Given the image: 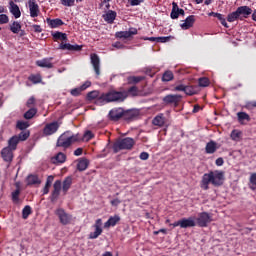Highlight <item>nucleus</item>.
<instances>
[{"label":"nucleus","instance_id":"nucleus-1","mask_svg":"<svg viewBox=\"0 0 256 256\" xmlns=\"http://www.w3.org/2000/svg\"><path fill=\"white\" fill-rule=\"evenodd\" d=\"M225 183V172L221 170H214L205 173L200 181V187L204 191H209V185L213 187H221Z\"/></svg>","mask_w":256,"mask_h":256},{"label":"nucleus","instance_id":"nucleus-2","mask_svg":"<svg viewBox=\"0 0 256 256\" xmlns=\"http://www.w3.org/2000/svg\"><path fill=\"white\" fill-rule=\"evenodd\" d=\"M127 99V90L117 91L110 90L107 93H102L98 99V105H105L107 103H123Z\"/></svg>","mask_w":256,"mask_h":256},{"label":"nucleus","instance_id":"nucleus-3","mask_svg":"<svg viewBox=\"0 0 256 256\" xmlns=\"http://www.w3.org/2000/svg\"><path fill=\"white\" fill-rule=\"evenodd\" d=\"M82 139L83 138H81L79 134H71V132L67 131L59 136L56 146L62 147L63 149H69V147H71L72 143H77L78 141H81Z\"/></svg>","mask_w":256,"mask_h":256},{"label":"nucleus","instance_id":"nucleus-4","mask_svg":"<svg viewBox=\"0 0 256 256\" xmlns=\"http://www.w3.org/2000/svg\"><path fill=\"white\" fill-rule=\"evenodd\" d=\"M135 147V139L131 137H126L117 140L113 146L112 149L114 153H119V151H131Z\"/></svg>","mask_w":256,"mask_h":256},{"label":"nucleus","instance_id":"nucleus-5","mask_svg":"<svg viewBox=\"0 0 256 256\" xmlns=\"http://www.w3.org/2000/svg\"><path fill=\"white\" fill-rule=\"evenodd\" d=\"M54 213L58 217L61 225H71L73 221V215L67 213L65 209L57 208Z\"/></svg>","mask_w":256,"mask_h":256},{"label":"nucleus","instance_id":"nucleus-6","mask_svg":"<svg viewBox=\"0 0 256 256\" xmlns=\"http://www.w3.org/2000/svg\"><path fill=\"white\" fill-rule=\"evenodd\" d=\"M181 99H183V96L179 94H168L162 101L165 105H174V107H178L179 103H181Z\"/></svg>","mask_w":256,"mask_h":256},{"label":"nucleus","instance_id":"nucleus-7","mask_svg":"<svg viewBox=\"0 0 256 256\" xmlns=\"http://www.w3.org/2000/svg\"><path fill=\"white\" fill-rule=\"evenodd\" d=\"M211 221H213V219L211 218V214L208 212L199 213L196 218L198 227H207Z\"/></svg>","mask_w":256,"mask_h":256},{"label":"nucleus","instance_id":"nucleus-8","mask_svg":"<svg viewBox=\"0 0 256 256\" xmlns=\"http://www.w3.org/2000/svg\"><path fill=\"white\" fill-rule=\"evenodd\" d=\"M61 189V180H56L53 184V190L49 197L51 203H57L59 196L61 195Z\"/></svg>","mask_w":256,"mask_h":256},{"label":"nucleus","instance_id":"nucleus-9","mask_svg":"<svg viewBox=\"0 0 256 256\" xmlns=\"http://www.w3.org/2000/svg\"><path fill=\"white\" fill-rule=\"evenodd\" d=\"M102 226L103 220L98 218L94 224L95 231L89 234L88 239H97L103 233V228H101Z\"/></svg>","mask_w":256,"mask_h":256},{"label":"nucleus","instance_id":"nucleus-10","mask_svg":"<svg viewBox=\"0 0 256 256\" xmlns=\"http://www.w3.org/2000/svg\"><path fill=\"white\" fill-rule=\"evenodd\" d=\"M57 131H59V122L54 121L45 125L43 129V134L46 137H49L50 135H54V133H57Z\"/></svg>","mask_w":256,"mask_h":256},{"label":"nucleus","instance_id":"nucleus-11","mask_svg":"<svg viewBox=\"0 0 256 256\" xmlns=\"http://www.w3.org/2000/svg\"><path fill=\"white\" fill-rule=\"evenodd\" d=\"M123 112H124V109L121 107L112 108L109 111L108 117L110 121H119L120 119H123Z\"/></svg>","mask_w":256,"mask_h":256},{"label":"nucleus","instance_id":"nucleus-12","mask_svg":"<svg viewBox=\"0 0 256 256\" xmlns=\"http://www.w3.org/2000/svg\"><path fill=\"white\" fill-rule=\"evenodd\" d=\"M152 125L154 127H167V117H165V114L159 113L157 114L153 120H152Z\"/></svg>","mask_w":256,"mask_h":256},{"label":"nucleus","instance_id":"nucleus-13","mask_svg":"<svg viewBox=\"0 0 256 256\" xmlns=\"http://www.w3.org/2000/svg\"><path fill=\"white\" fill-rule=\"evenodd\" d=\"M16 189L11 193V199L12 203L14 205H19V203H22V200L20 198L21 195V183L16 182L15 183Z\"/></svg>","mask_w":256,"mask_h":256},{"label":"nucleus","instance_id":"nucleus-14","mask_svg":"<svg viewBox=\"0 0 256 256\" xmlns=\"http://www.w3.org/2000/svg\"><path fill=\"white\" fill-rule=\"evenodd\" d=\"M137 33H139L137 28H130L128 31L116 32L115 37L117 39H129L130 37H133V35H137Z\"/></svg>","mask_w":256,"mask_h":256},{"label":"nucleus","instance_id":"nucleus-15","mask_svg":"<svg viewBox=\"0 0 256 256\" xmlns=\"http://www.w3.org/2000/svg\"><path fill=\"white\" fill-rule=\"evenodd\" d=\"M28 7L30 11V17L33 19H35V17H39V13H41V11L39 10V4H37V1L29 0Z\"/></svg>","mask_w":256,"mask_h":256},{"label":"nucleus","instance_id":"nucleus-16","mask_svg":"<svg viewBox=\"0 0 256 256\" xmlns=\"http://www.w3.org/2000/svg\"><path fill=\"white\" fill-rule=\"evenodd\" d=\"M91 63L93 65V69H94L97 77H99V75H101V61L97 54L91 55Z\"/></svg>","mask_w":256,"mask_h":256},{"label":"nucleus","instance_id":"nucleus-17","mask_svg":"<svg viewBox=\"0 0 256 256\" xmlns=\"http://www.w3.org/2000/svg\"><path fill=\"white\" fill-rule=\"evenodd\" d=\"M1 157L5 163H11L13 161V150L9 147H5L1 150Z\"/></svg>","mask_w":256,"mask_h":256},{"label":"nucleus","instance_id":"nucleus-18","mask_svg":"<svg viewBox=\"0 0 256 256\" xmlns=\"http://www.w3.org/2000/svg\"><path fill=\"white\" fill-rule=\"evenodd\" d=\"M139 117V112L136 110H124L122 119L124 121H135Z\"/></svg>","mask_w":256,"mask_h":256},{"label":"nucleus","instance_id":"nucleus-19","mask_svg":"<svg viewBox=\"0 0 256 256\" xmlns=\"http://www.w3.org/2000/svg\"><path fill=\"white\" fill-rule=\"evenodd\" d=\"M237 10L240 17H242V21L243 19H249V16L253 13V9L249 6H239Z\"/></svg>","mask_w":256,"mask_h":256},{"label":"nucleus","instance_id":"nucleus-20","mask_svg":"<svg viewBox=\"0 0 256 256\" xmlns=\"http://www.w3.org/2000/svg\"><path fill=\"white\" fill-rule=\"evenodd\" d=\"M59 49H61L62 51H81V49H83V46L77 44L73 45L70 43H60Z\"/></svg>","mask_w":256,"mask_h":256},{"label":"nucleus","instance_id":"nucleus-21","mask_svg":"<svg viewBox=\"0 0 256 256\" xmlns=\"http://www.w3.org/2000/svg\"><path fill=\"white\" fill-rule=\"evenodd\" d=\"M195 25V15L188 16L182 24H180L181 29L187 31V29H191Z\"/></svg>","mask_w":256,"mask_h":256},{"label":"nucleus","instance_id":"nucleus-22","mask_svg":"<svg viewBox=\"0 0 256 256\" xmlns=\"http://www.w3.org/2000/svg\"><path fill=\"white\" fill-rule=\"evenodd\" d=\"M71 185H73V177L71 176L66 177L63 182H61V189L64 195H67V192L71 189Z\"/></svg>","mask_w":256,"mask_h":256},{"label":"nucleus","instance_id":"nucleus-23","mask_svg":"<svg viewBox=\"0 0 256 256\" xmlns=\"http://www.w3.org/2000/svg\"><path fill=\"white\" fill-rule=\"evenodd\" d=\"M180 225H181V229H187L189 227H195L197 225V223H195V219H193V217H189V218H182L180 220Z\"/></svg>","mask_w":256,"mask_h":256},{"label":"nucleus","instance_id":"nucleus-24","mask_svg":"<svg viewBox=\"0 0 256 256\" xmlns=\"http://www.w3.org/2000/svg\"><path fill=\"white\" fill-rule=\"evenodd\" d=\"M121 221V217L119 215L110 216L108 221L104 223V229H109V227H115L117 223Z\"/></svg>","mask_w":256,"mask_h":256},{"label":"nucleus","instance_id":"nucleus-25","mask_svg":"<svg viewBox=\"0 0 256 256\" xmlns=\"http://www.w3.org/2000/svg\"><path fill=\"white\" fill-rule=\"evenodd\" d=\"M51 61H53V58H43L42 60L36 61V65L46 69H53V63Z\"/></svg>","mask_w":256,"mask_h":256},{"label":"nucleus","instance_id":"nucleus-26","mask_svg":"<svg viewBox=\"0 0 256 256\" xmlns=\"http://www.w3.org/2000/svg\"><path fill=\"white\" fill-rule=\"evenodd\" d=\"M86 99L87 101H95V105H99L97 101L101 99V92H99V90H93L91 92H88Z\"/></svg>","mask_w":256,"mask_h":256},{"label":"nucleus","instance_id":"nucleus-27","mask_svg":"<svg viewBox=\"0 0 256 256\" xmlns=\"http://www.w3.org/2000/svg\"><path fill=\"white\" fill-rule=\"evenodd\" d=\"M209 17H216L218 21H220L221 25L225 27L226 29H229V24H227V20L225 19V16L221 13L217 12H210Z\"/></svg>","mask_w":256,"mask_h":256},{"label":"nucleus","instance_id":"nucleus-28","mask_svg":"<svg viewBox=\"0 0 256 256\" xmlns=\"http://www.w3.org/2000/svg\"><path fill=\"white\" fill-rule=\"evenodd\" d=\"M26 183L28 187H31V185H41V179L37 175L30 174L26 178Z\"/></svg>","mask_w":256,"mask_h":256},{"label":"nucleus","instance_id":"nucleus-29","mask_svg":"<svg viewBox=\"0 0 256 256\" xmlns=\"http://www.w3.org/2000/svg\"><path fill=\"white\" fill-rule=\"evenodd\" d=\"M9 5H10V13H12L15 19H19V17H21V10L19 9V6L15 4L13 0L9 2Z\"/></svg>","mask_w":256,"mask_h":256},{"label":"nucleus","instance_id":"nucleus-30","mask_svg":"<svg viewBox=\"0 0 256 256\" xmlns=\"http://www.w3.org/2000/svg\"><path fill=\"white\" fill-rule=\"evenodd\" d=\"M104 21L109 24H113L115 19H117V12L109 10L106 14L103 15Z\"/></svg>","mask_w":256,"mask_h":256},{"label":"nucleus","instance_id":"nucleus-31","mask_svg":"<svg viewBox=\"0 0 256 256\" xmlns=\"http://www.w3.org/2000/svg\"><path fill=\"white\" fill-rule=\"evenodd\" d=\"M217 149H219V147H217V142H215L213 140L208 142L205 147V151L208 155H213V153H215V151H217Z\"/></svg>","mask_w":256,"mask_h":256},{"label":"nucleus","instance_id":"nucleus-32","mask_svg":"<svg viewBox=\"0 0 256 256\" xmlns=\"http://www.w3.org/2000/svg\"><path fill=\"white\" fill-rule=\"evenodd\" d=\"M243 21V17L239 15V11L236 9V11L231 12L227 16L228 23H235V21Z\"/></svg>","mask_w":256,"mask_h":256},{"label":"nucleus","instance_id":"nucleus-33","mask_svg":"<svg viewBox=\"0 0 256 256\" xmlns=\"http://www.w3.org/2000/svg\"><path fill=\"white\" fill-rule=\"evenodd\" d=\"M51 161L55 165H57L58 163H65V161H67V155H65V153L63 152H59L57 155L52 157Z\"/></svg>","mask_w":256,"mask_h":256},{"label":"nucleus","instance_id":"nucleus-34","mask_svg":"<svg viewBox=\"0 0 256 256\" xmlns=\"http://www.w3.org/2000/svg\"><path fill=\"white\" fill-rule=\"evenodd\" d=\"M47 23L51 27V29H57V27H61V25H65L63 20L59 18H56V19L48 18Z\"/></svg>","mask_w":256,"mask_h":256},{"label":"nucleus","instance_id":"nucleus-35","mask_svg":"<svg viewBox=\"0 0 256 256\" xmlns=\"http://www.w3.org/2000/svg\"><path fill=\"white\" fill-rule=\"evenodd\" d=\"M200 91H201V88H199V86L197 85H194V86H186L184 93L185 95L193 96V95H197Z\"/></svg>","mask_w":256,"mask_h":256},{"label":"nucleus","instance_id":"nucleus-36","mask_svg":"<svg viewBox=\"0 0 256 256\" xmlns=\"http://www.w3.org/2000/svg\"><path fill=\"white\" fill-rule=\"evenodd\" d=\"M21 141L19 140V137H17V135L12 136L9 140H8V146L9 149H11L12 151H15V149H17V145H19Z\"/></svg>","mask_w":256,"mask_h":256},{"label":"nucleus","instance_id":"nucleus-37","mask_svg":"<svg viewBox=\"0 0 256 256\" xmlns=\"http://www.w3.org/2000/svg\"><path fill=\"white\" fill-rule=\"evenodd\" d=\"M52 37L54 41H65V43L68 41L67 34L59 31L53 32Z\"/></svg>","mask_w":256,"mask_h":256},{"label":"nucleus","instance_id":"nucleus-38","mask_svg":"<svg viewBox=\"0 0 256 256\" xmlns=\"http://www.w3.org/2000/svg\"><path fill=\"white\" fill-rule=\"evenodd\" d=\"M28 81H31L34 85H38V83H43V77L38 73V74H31L28 77Z\"/></svg>","mask_w":256,"mask_h":256},{"label":"nucleus","instance_id":"nucleus-39","mask_svg":"<svg viewBox=\"0 0 256 256\" xmlns=\"http://www.w3.org/2000/svg\"><path fill=\"white\" fill-rule=\"evenodd\" d=\"M175 79V75L171 70H167L162 75V81L163 83H169V81H173Z\"/></svg>","mask_w":256,"mask_h":256},{"label":"nucleus","instance_id":"nucleus-40","mask_svg":"<svg viewBox=\"0 0 256 256\" xmlns=\"http://www.w3.org/2000/svg\"><path fill=\"white\" fill-rule=\"evenodd\" d=\"M9 29L12 33L17 35L21 31V23L19 21H14L12 24L9 25Z\"/></svg>","mask_w":256,"mask_h":256},{"label":"nucleus","instance_id":"nucleus-41","mask_svg":"<svg viewBox=\"0 0 256 256\" xmlns=\"http://www.w3.org/2000/svg\"><path fill=\"white\" fill-rule=\"evenodd\" d=\"M89 167V160L81 159L77 164L78 171H85Z\"/></svg>","mask_w":256,"mask_h":256},{"label":"nucleus","instance_id":"nucleus-42","mask_svg":"<svg viewBox=\"0 0 256 256\" xmlns=\"http://www.w3.org/2000/svg\"><path fill=\"white\" fill-rule=\"evenodd\" d=\"M145 77L143 76H130L128 77L129 85H136V83H141Z\"/></svg>","mask_w":256,"mask_h":256},{"label":"nucleus","instance_id":"nucleus-43","mask_svg":"<svg viewBox=\"0 0 256 256\" xmlns=\"http://www.w3.org/2000/svg\"><path fill=\"white\" fill-rule=\"evenodd\" d=\"M29 127V122L18 120L16 123V129H19L20 131H27Z\"/></svg>","mask_w":256,"mask_h":256},{"label":"nucleus","instance_id":"nucleus-44","mask_svg":"<svg viewBox=\"0 0 256 256\" xmlns=\"http://www.w3.org/2000/svg\"><path fill=\"white\" fill-rule=\"evenodd\" d=\"M31 135V132L29 130H22L21 133H19V135H17L18 140L20 141H27L29 139Z\"/></svg>","mask_w":256,"mask_h":256},{"label":"nucleus","instance_id":"nucleus-45","mask_svg":"<svg viewBox=\"0 0 256 256\" xmlns=\"http://www.w3.org/2000/svg\"><path fill=\"white\" fill-rule=\"evenodd\" d=\"M237 117L240 123L241 121H251V116H249V114H247L246 112H238Z\"/></svg>","mask_w":256,"mask_h":256},{"label":"nucleus","instance_id":"nucleus-46","mask_svg":"<svg viewBox=\"0 0 256 256\" xmlns=\"http://www.w3.org/2000/svg\"><path fill=\"white\" fill-rule=\"evenodd\" d=\"M33 211L31 210V206L26 205L23 210H22V218L23 219H28L29 215H31Z\"/></svg>","mask_w":256,"mask_h":256},{"label":"nucleus","instance_id":"nucleus-47","mask_svg":"<svg viewBox=\"0 0 256 256\" xmlns=\"http://www.w3.org/2000/svg\"><path fill=\"white\" fill-rule=\"evenodd\" d=\"M34 115H37V108H30L27 112H25L24 119H33Z\"/></svg>","mask_w":256,"mask_h":256},{"label":"nucleus","instance_id":"nucleus-48","mask_svg":"<svg viewBox=\"0 0 256 256\" xmlns=\"http://www.w3.org/2000/svg\"><path fill=\"white\" fill-rule=\"evenodd\" d=\"M211 82L209 81V78L207 77H202L198 79V85L199 87H209V84Z\"/></svg>","mask_w":256,"mask_h":256},{"label":"nucleus","instance_id":"nucleus-49","mask_svg":"<svg viewBox=\"0 0 256 256\" xmlns=\"http://www.w3.org/2000/svg\"><path fill=\"white\" fill-rule=\"evenodd\" d=\"M232 141H239L241 139V131L233 130L230 134Z\"/></svg>","mask_w":256,"mask_h":256},{"label":"nucleus","instance_id":"nucleus-50","mask_svg":"<svg viewBox=\"0 0 256 256\" xmlns=\"http://www.w3.org/2000/svg\"><path fill=\"white\" fill-rule=\"evenodd\" d=\"M126 93L127 97H129V94L136 97L137 93H139V88H137V86H132L126 91Z\"/></svg>","mask_w":256,"mask_h":256},{"label":"nucleus","instance_id":"nucleus-51","mask_svg":"<svg viewBox=\"0 0 256 256\" xmlns=\"http://www.w3.org/2000/svg\"><path fill=\"white\" fill-rule=\"evenodd\" d=\"M173 39L172 36H161V37H156V43H169Z\"/></svg>","mask_w":256,"mask_h":256},{"label":"nucleus","instance_id":"nucleus-52","mask_svg":"<svg viewBox=\"0 0 256 256\" xmlns=\"http://www.w3.org/2000/svg\"><path fill=\"white\" fill-rule=\"evenodd\" d=\"M61 5L64 7H74L75 0H60Z\"/></svg>","mask_w":256,"mask_h":256},{"label":"nucleus","instance_id":"nucleus-53","mask_svg":"<svg viewBox=\"0 0 256 256\" xmlns=\"http://www.w3.org/2000/svg\"><path fill=\"white\" fill-rule=\"evenodd\" d=\"M9 23V16L7 14H0V25Z\"/></svg>","mask_w":256,"mask_h":256},{"label":"nucleus","instance_id":"nucleus-54","mask_svg":"<svg viewBox=\"0 0 256 256\" xmlns=\"http://www.w3.org/2000/svg\"><path fill=\"white\" fill-rule=\"evenodd\" d=\"M70 93H71V95H72L73 97H79V95H81V93H83V92L81 91V88L78 87V88L72 89V90L70 91Z\"/></svg>","mask_w":256,"mask_h":256},{"label":"nucleus","instance_id":"nucleus-55","mask_svg":"<svg viewBox=\"0 0 256 256\" xmlns=\"http://www.w3.org/2000/svg\"><path fill=\"white\" fill-rule=\"evenodd\" d=\"M186 87L187 85L185 84H178L174 87V91H183V93H185Z\"/></svg>","mask_w":256,"mask_h":256},{"label":"nucleus","instance_id":"nucleus-56","mask_svg":"<svg viewBox=\"0 0 256 256\" xmlns=\"http://www.w3.org/2000/svg\"><path fill=\"white\" fill-rule=\"evenodd\" d=\"M91 86V81H86L80 86V91H85L86 89H89Z\"/></svg>","mask_w":256,"mask_h":256},{"label":"nucleus","instance_id":"nucleus-57","mask_svg":"<svg viewBox=\"0 0 256 256\" xmlns=\"http://www.w3.org/2000/svg\"><path fill=\"white\" fill-rule=\"evenodd\" d=\"M91 86V81H86L80 86V91H85L86 89H89Z\"/></svg>","mask_w":256,"mask_h":256},{"label":"nucleus","instance_id":"nucleus-58","mask_svg":"<svg viewBox=\"0 0 256 256\" xmlns=\"http://www.w3.org/2000/svg\"><path fill=\"white\" fill-rule=\"evenodd\" d=\"M110 204L112 205V207H118L119 205H121V200H119V198L113 199L110 201Z\"/></svg>","mask_w":256,"mask_h":256},{"label":"nucleus","instance_id":"nucleus-59","mask_svg":"<svg viewBox=\"0 0 256 256\" xmlns=\"http://www.w3.org/2000/svg\"><path fill=\"white\" fill-rule=\"evenodd\" d=\"M83 137H84L87 141H89V140L93 139V133H92L91 131H86V132L84 133Z\"/></svg>","mask_w":256,"mask_h":256},{"label":"nucleus","instance_id":"nucleus-60","mask_svg":"<svg viewBox=\"0 0 256 256\" xmlns=\"http://www.w3.org/2000/svg\"><path fill=\"white\" fill-rule=\"evenodd\" d=\"M139 157H140L141 161H147V159H149V153L141 152Z\"/></svg>","mask_w":256,"mask_h":256},{"label":"nucleus","instance_id":"nucleus-61","mask_svg":"<svg viewBox=\"0 0 256 256\" xmlns=\"http://www.w3.org/2000/svg\"><path fill=\"white\" fill-rule=\"evenodd\" d=\"M181 8H179V5L177 4V2H172V11L173 14L175 15V12L179 11Z\"/></svg>","mask_w":256,"mask_h":256},{"label":"nucleus","instance_id":"nucleus-62","mask_svg":"<svg viewBox=\"0 0 256 256\" xmlns=\"http://www.w3.org/2000/svg\"><path fill=\"white\" fill-rule=\"evenodd\" d=\"M250 183H251V185H255V187H256V173L251 174Z\"/></svg>","mask_w":256,"mask_h":256},{"label":"nucleus","instance_id":"nucleus-63","mask_svg":"<svg viewBox=\"0 0 256 256\" xmlns=\"http://www.w3.org/2000/svg\"><path fill=\"white\" fill-rule=\"evenodd\" d=\"M217 167H223V163H225V161L223 160V158H217L215 161Z\"/></svg>","mask_w":256,"mask_h":256},{"label":"nucleus","instance_id":"nucleus-64","mask_svg":"<svg viewBox=\"0 0 256 256\" xmlns=\"http://www.w3.org/2000/svg\"><path fill=\"white\" fill-rule=\"evenodd\" d=\"M35 105V97H30L29 100L27 101V107H31Z\"/></svg>","mask_w":256,"mask_h":256}]
</instances>
